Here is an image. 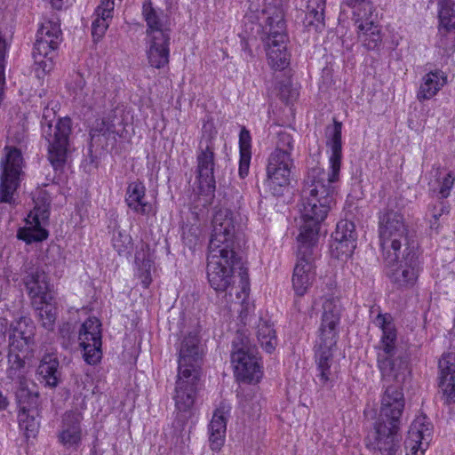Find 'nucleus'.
Wrapping results in <instances>:
<instances>
[{
    "label": "nucleus",
    "instance_id": "1",
    "mask_svg": "<svg viewBox=\"0 0 455 455\" xmlns=\"http://www.w3.org/2000/svg\"><path fill=\"white\" fill-rule=\"evenodd\" d=\"M377 312L372 323L382 331L378 364L386 384L394 380V385H387L381 396L380 408L377 419L401 423L405 401L401 387L409 373L406 362L394 358L395 354L396 331L391 315L382 314L372 307L371 314Z\"/></svg>",
    "mask_w": 455,
    "mask_h": 455
},
{
    "label": "nucleus",
    "instance_id": "2",
    "mask_svg": "<svg viewBox=\"0 0 455 455\" xmlns=\"http://www.w3.org/2000/svg\"><path fill=\"white\" fill-rule=\"evenodd\" d=\"M328 145L331 148L330 171L315 166L310 169L305 179L301 210V217L306 224L304 228L321 225L334 203L332 183L339 180L342 157L341 123L334 122Z\"/></svg>",
    "mask_w": 455,
    "mask_h": 455
},
{
    "label": "nucleus",
    "instance_id": "3",
    "mask_svg": "<svg viewBox=\"0 0 455 455\" xmlns=\"http://www.w3.org/2000/svg\"><path fill=\"white\" fill-rule=\"evenodd\" d=\"M240 237L235 229H212L207 257V277L218 291H226L233 283V272L241 264L235 248Z\"/></svg>",
    "mask_w": 455,
    "mask_h": 455
},
{
    "label": "nucleus",
    "instance_id": "4",
    "mask_svg": "<svg viewBox=\"0 0 455 455\" xmlns=\"http://www.w3.org/2000/svg\"><path fill=\"white\" fill-rule=\"evenodd\" d=\"M342 307L337 298L325 299L323 303L321 323L315 345V358L322 385L332 382L335 371H332L333 349L339 339Z\"/></svg>",
    "mask_w": 455,
    "mask_h": 455
},
{
    "label": "nucleus",
    "instance_id": "5",
    "mask_svg": "<svg viewBox=\"0 0 455 455\" xmlns=\"http://www.w3.org/2000/svg\"><path fill=\"white\" fill-rule=\"evenodd\" d=\"M408 229H380L379 241L391 282L398 287L412 286L419 272V260L415 252L408 251L403 260L398 262L403 245H408Z\"/></svg>",
    "mask_w": 455,
    "mask_h": 455
},
{
    "label": "nucleus",
    "instance_id": "6",
    "mask_svg": "<svg viewBox=\"0 0 455 455\" xmlns=\"http://www.w3.org/2000/svg\"><path fill=\"white\" fill-rule=\"evenodd\" d=\"M259 20L267 35L265 44L268 64L274 69H284L289 64V55L286 52L288 36L283 9L279 5L267 4L261 11Z\"/></svg>",
    "mask_w": 455,
    "mask_h": 455
},
{
    "label": "nucleus",
    "instance_id": "7",
    "mask_svg": "<svg viewBox=\"0 0 455 455\" xmlns=\"http://www.w3.org/2000/svg\"><path fill=\"white\" fill-rule=\"evenodd\" d=\"M319 238L318 229H300L297 236L298 259L292 275V287L297 296H304L315 277V247Z\"/></svg>",
    "mask_w": 455,
    "mask_h": 455
},
{
    "label": "nucleus",
    "instance_id": "8",
    "mask_svg": "<svg viewBox=\"0 0 455 455\" xmlns=\"http://www.w3.org/2000/svg\"><path fill=\"white\" fill-rule=\"evenodd\" d=\"M55 112L45 108L41 121L42 135L48 142V159L55 170L61 169L66 163L71 133V120L58 119L53 124Z\"/></svg>",
    "mask_w": 455,
    "mask_h": 455
},
{
    "label": "nucleus",
    "instance_id": "9",
    "mask_svg": "<svg viewBox=\"0 0 455 455\" xmlns=\"http://www.w3.org/2000/svg\"><path fill=\"white\" fill-rule=\"evenodd\" d=\"M255 346L249 338L237 332L233 341L231 363L236 379L244 382H258L262 377L261 363Z\"/></svg>",
    "mask_w": 455,
    "mask_h": 455
},
{
    "label": "nucleus",
    "instance_id": "10",
    "mask_svg": "<svg viewBox=\"0 0 455 455\" xmlns=\"http://www.w3.org/2000/svg\"><path fill=\"white\" fill-rule=\"evenodd\" d=\"M62 41V32L58 20H45L40 25L33 49L35 62L48 73L53 68V59Z\"/></svg>",
    "mask_w": 455,
    "mask_h": 455
},
{
    "label": "nucleus",
    "instance_id": "11",
    "mask_svg": "<svg viewBox=\"0 0 455 455\" xmlns=\"http://www.w3.org/2000/svg\"><path fill=\"white\" fill-rule=\"evenodd\" d=\"M24 283L29 295L35 299L38 317L42 326L46 330H52L55 324L57 307L52 303V296L49 292V284L43 270L38 268L28 273L24 278Z\"/></svg>",
    "mask_w": 455,
    "mask_h": 455
},
{
    "label": "nucleus",
    "instance_id": "12",
    "mask_svg": "<svg viewBox=\"0 0 455 455\" xmlns=\"http://www.w3.org/2000/svg\"><path fill=\"white\" fill-rule=\"evenodd\" d=\"M198 379L197 373L185 374V376L178 374L177 376L173 400L176 411L175 420L180 428H183L189 420L193 421L196 416V399Z\"/></svg>",
    "mask_w": 455,
    "mask_h": 455
},
{
    "label": "nucleus",
    "instance_id": "13",
    "mask_svg": "<svg viewBox=\"0 0 455 455\" xmlns=\"http://www.w3.org/2000/svg\"><path fill=\"white\" fill-rule=\"evenodd\" d=\"M5 150V156L1 161L0 203L12 204L20 186L23 159L17 148L6 147Z\"/></svg>",
    "mask_w": 455,
    "mask_h": 455
},
{
    "label": "nucleus",
    "instance_id": "14",
    "mask_svg": "<svg viewBox=\"0 0 455 455\" xmlns=\"http://www.w3.org/2000/svg\"><path fill=\"white\" fill-rule=\"evenodd\" d=\"M399 422L377 419L367 437V446L382 455H395L401 441Z\"/></svg>",
    "mask_w": 455,
    "mask_h": 455
},
{
    "label": "nucleus",
    "instance_id": "15",
    "mask_svg": "<svg viewBox=\"0 0 455 455\" xmlns=\"http://www.w3.org/2000/svg\"><path fill=\"white\" fill-rule=\"evenodd\" d=\"M101 323L96 317L88 318L79 330L78 341L83 349L84 361L91 365L98 363L102 357Z\"/></svg>",
    "mask_w": 455,
    "mask_h": 455
},
{
    "label": "nucleus",
    "instance_id": "16",
    "mask_svg": "<svg viewBox=\"0 0 455 455\" xmlns=\"http://www.w3.org/2000/svg\"><path fill=\"white\" fill-rule=\"evenodd\" d=\"M196 172L200 189L206 193H212L215 190V154L214 146L211 139H207L205 144L200 142L196 154Z\"/></svg>",
    "mask_w": 455,
    "mask_h": 455
},
{
    "label": "nucleus",
    "instance_id": "17",
    "mask_svg": "<svg viewBox=\"0 0 455 455\" xmlns=\"http://www.w3.org/2000/svg\"><path fill=\"white\" fill-rule=\"evenodd\" d=\"M178 374L199 375V363L202 359V348L196 333H188L180 342L178 347Z\"/></svg>",
    "mask_w": 455,
    "mask_h": 455
},
{
    "label": "nucleus",
    "instance_id": "18",
    "mask_svg": "<svg viewBox=\"0 0 455 455\" xmlns=\"http://www.w3.org/2000/svg\"><path fill=\"white\" fill-rule=\"evenodd\" d=\"M293 167L291 156L285 153H271L267 165L266 185L274 193L278 192V188L289 184L291 171Z\"/></svg>",
    "mask_w": 455,
    "mask_h": 455
},
{
    "label": "nucleus",
    "instance_id": "19",
    "mask_svg": "<svg viewBox=\"0 0 455 455\" xmlns=\"http://www.w3.org/2000/svg\"><path fill=\"white\" fill-rule=\"evenodd\" d=\"M433 426L425 415L418 416L411 424L405 440L406 455H424L429 446Z\"/></svg>",
    "mask_w": 455,
    "mask_h": 455
},
{
    "label": "nucleus",
    "instance_id": "20",
    "mask_svg": "<svg viewBox=\"0 0 455 455\" xmlns=\"http://www.w3.org/2000/svg\"><path fill=\"white\" fill-rule=\"evenodd\" d=\"M84 417L78 411H69L63 414L58 432V440L67 450L77 451L82 444Z\"/></svg>",
    "mask_w": 455,
    "mask_h": 455
},
{
    "label": "nucleus",
    "instance_id": "21",
    "mask_svg": "<svg viewBox=\"0 0 455 455\" xmlns=\"http://www.w3.org/2000/svg\"><path fill=\"white\" fill-rule=\"evenodd\" d=\"M142 17L147 26L148 39L171 37L172 29L167 16L163 11L154 8L151 0L143 1Z\"/></svg>",
    "mask_w": 455,
    "mask_h": 455
},
{
    "label": "nucleus",
    "instance_id": "22",
    "mask_svg": "<svg viewBox=\"0 0 455 455\" xmlns=\"http://www.w3.org/2000/svg\"><path fill=\"white\" fill-rule=\"evenodd\" d=\"M35 326L26 317H21L11 324L9 334L10 349L18 352H32L34 347Z\"/></svg>",
    "mask_w": 455,
    "mask_h": 455
},
{
    "label": "nucleus",
    "instance_id": "23",
    "mask_svg": "<svg viewBox=\"0 0 455 455\" xmlns=\"http://www.w3.org/2000/svg\"><path fill=\"white\" fill-rule=\"evenodd\" d=\"M229 404L221 403L213 412L208 426L210 447L214 451H220L225 443L227 422L230 414Z\"/></svg>",
    "mask_w": 455,
    "mask_h": 455
},
{
    "label": "nucleus",
    "instance_id": "24",
    "mask_svg": "<svg viewBox=\"0 0 455 455\" xmlns=\"http://www.w3.org/2000/svg\"><path fill=\"white\" fill-rule=\"evenodd\" d=\"M440 388L444 403H455V353H445L439 360Z\"/></svg>",
    "mask_w": 455,
    "mask_h": 455
},
{
    "label": "nucleus",
    "instance_id": "25",
    "mask_svg": "<svg viewBox=\"0 0 455 455\" xmlns=\"http://www.w3.org/2000/svg\"><path fill=\"white\" fill-rule=\"evenodd\" d=\"M331 253L336 259L350 256L356 244L355 229H335L331 233Z\"/></svg>",
    "mask_w": 455,
    "mask_h": 455
},
{
    "label": "nucleus",
    "instance_id": "26",
    "mask_svg": "<svg viewBox=\"0 0 455 455\" xmlns=\"http://www.w3.org/2000/svg\"><path fill=\"white\" fill-rule=\"evenodd\" d=\"M125 202L128 207L137 213L148 214L153 206L147 200L146 188L141 181L136 180L130 183L126 189Z\"/></svg>",
    "mask_w": 455,
    "mask_h": 455
},
{
    "label": "nucleus",
    "instance_id": "27",
    "mask_svg": "<svg viewBox=\"0 0 455 455\" xmlns=\"http://www.w3.org/2000/svg\"><path fill=\"white\" fill-rule=\"evenodd\" d=\"M171 37L148 39L147 51L148 63L156 68H163L169 63Z\"/></svg>",
    "mask_w": 455,
    "mask_h": 455
},
{
    "label": "nucleus",
    "instance_id": "28",
    "mask_svg": "<svg viewBox=\"0 0 455 455\" xmlns=\"http://www.w3.org/2000/svg\"><path fill=\"white\" fill-rule=\"evenodd\" d=\"M35 207L25 219L31 228H44L49 224L51 199L48 193L40 190L35 199Z\"/></svg>",
    "mask_w": 455,
    "mask_h": 455
},
{
    "label": "nucleus",
    "instance_id": "29",
    "mask_svg": "<svg viewBox=\"0 0 455 455\" xmlns=\"http://www.w3.org/2000/svg\"><path fill=\"white\" fill-rule=\"evenodd\" d=\"M114 0H100V4L95 10L96 18L92 21V35L94 40H100L109 26V20L113 17Z\"/></svg>",
    "mask_w": 455,
    "mask_h": 455
},
{
    "label": "nucleus",
    "instance_id": "30",
    "mask_svg": "<svg viewBox=\"0 0 455 455\" xmlns=\"http://www.w3.org/2000/svg\"><path fill=\"white\" fill-rule=\"evenodd\" d=\"M325 6L326 0H307L303 23L308 30L317 32L324 28Z\"/></svg>",
    "mask_w": 455,
    "mask_h": 455
},
{
    "label": "nucleus",
    "instance_id": "31",
    "mask_svg": "<svg viewBox=\"0 0 455 455\" xmlns=\"http://www.w3.org/2000/svg\"><path fill=\"white\" fill-rule=\"evenodd\" d=\"M446 84V76L442 71L435 70L427 73L422 78V83L417 93L419 101L430 100Z\"/></svg>",
    "mask_w": 455,
    "mask_h": 455
},
{
    "label": "nucleus",
    "instance_id": "32",
    "mask_svg": "<svg viewBox=\"0 0 455 455\" xmlns=\"http://www.w3.org/2000/svg\"><path fill=\"white\" fill-rule=\"evenodd\" d=\"M145 247L147 251L144 250V245H142L141 250L135 254L136 275L140 279L143 287L148 288L152 282L151 273L155 267L153 254L148 245H145Z\"/></svg>",
    "mask_w": 455,
    "mask_h": 455
},
{
    "label": "nucleus",
    "instance_id": "33",
    "mask_svg": "<svg viewBox=\"0 0 455 455\" xmlns=\"http://www.w3.org/2000/svg\"><path fill=\"white\" fill-rule=\"evenodd\" d=\"M37 373L50 387H55L60 383L59 361L56 355L47 354L41 359Z\"/></svg>",
    "mask_w": 455,
    "mask_h": 455
},
{
    "label": "nucleus",
    "instance_id": "34",
    "mask_svg": "<svg viewBox=\"0 0 455 455\" xmlns=\"http://www.w3.org/2000/svg\"><path fill=\"white\" fill-rule=\"evenodd\" d=\"M18 387L16 390V398L20 409L21 407L33 408L38 407L39 394L36 384L26 378L17 379Z\"/></svg>",
    "mask_w": 455,
    "mask_h": 455
},
{
    "label": "nucleus",
    "instance_id": "35",
    "mask_svg": "<svg viewBox=\"0 0 455 455\" xmlns=\"http://www.w3.org/2000/svg\"><path fill=\"white\" fill-rule=\"evenodd\" d=\"M358 39L368 50L378 48L382 42L379 27L372 20L360 22L358 27Z\"/></svg>",
    "mask_w": 455,
    "mask_h": 455
},
{
    "label": "nucleus",
    "instance_id": "36",
    "mask_svg": "<svg viewBox=\"0 0 455 455\" xmlns=\"http://www.w3.org/2000/svg\"><path fill=\"white\" fill-rule=\"evenodd\" d=\"M38 407L25 408L19 410L18 420L20 431L27 438L35 437L39 430Z\"/></svg>",
    "mask_w": 455,
    "mask_h": 455
},
{
    "label": "nucleus",
    "instance_id": "37",
    "mask_svg": "<svg viewBox=\"0 0 455 455\" xmlns=\"http://www.w3.org/2000/svg\"><path fill=\"white\" fill-rule=\"evenodd\" d=\"M212 228H241L248 224V218L228 209H220L212 217Z\"/></svg>",
    "mask_w": 455,
    "mask_h": 455
},
{
    "label": "nucleus",
    "instance_id": "38",
    "mask_svg": "<svg viewBox=\"0 0 455 455\" xmlns=\"http://www.w3.org/2000/svg\"><path fill=\"white\" fill-rule=\"evenodd\" d=\"M256 335L262 348L272 353L277 345V338L273 323L266 319H260L256 327Z\"/></svg>",
    "mask_w": 455,
    "mask_h": 455
},
{
    "label": "nucleus",
    "instance_id": "39",
    "mask_svg": "<svg viewBox=\"0 0 455 455\" xmlns=\"http://www.w3.org/2000/svg\"><path fill=\"white\" fill-rule=\"evenodd\" d=\"M32 352H18L12 351L10 349L9 354V363L10 367L7 370L8 378L12 380H17L24 376V366H25V358H28L31 355Z\"/></svg>",
    "mask_w": 455,
    "mask_h": 455
},
{
    "label": "nucleus",
    "instance_id": "40",
    "mask_svg": "<svg viewBox=\"0 0 455 455\" xmlns=\"http://www.w3.org/2000/svg\"><path fill=\"white\" fill-rule=\"evenodd\" d=\"M112 243L119 255L129 254L133 244L129 229H115L112 235Z\"/></svg>",
    "mask_w": 455,
    "mask_h": 455
},
{
    "label": "nucleus",
    "instance_id": "41",
    "mask_svg": "<svg viewBox=\"0 0 455 455\" xmlns=\"http://www.w3.org/2000/svg\"><path fill=\"white\" fill-rule=\"evenodd\" d=\"M344 4L352 8L357 6V9L354 11V16L355 17V24L357 27L362 21H371L370 18L373 9L371 3L365 0H345Z\"/></svg>",
    "mask_w": 455,
    "mask_h": 455
},
{
    "label": "nucleus",
    "instance_id": "42",
    "mask_svg": "<svg viewBox=\"0 0 455 455\" xmlns=\"http://www.w3.org/2000/svg\"><path fill=\"white\" fill-rule=\"evenodd\" d=\"M440 24L448 31H455V0H445L439 10Z\"/></svg>",
    "mask_w": 455,
    "mask_h": 455
},
{
    "label": "nucleus",
    "instance_id": "43",
    "mask_svg": "<svg viewBox=\"0 0 455 455\" xmlns=\"http://www.w3.org/2000/svg\"><path fill=\"white\" fill-rule=\"evenodd\" d=\"M114 132L115 124H113L112 120H110L108 117H104L95 121L91 129L90 136L92 141L98 142L100 136L108 138Z\"/></svg>",
    "mask_w": 455,
    "mask_h": 455
},
{
    "label": "nucleus",
    "instance_id": "44",
    "mask_svg": "<svg viewBox=\"0 0 455 455\" xmlns=\"http://www.w3.org/2000/svg\"><path fill=\"white\" fill-rule=\"evenodd\" d=\"M379 228H398L404 225L403 215L394 210H384L379 214Z\"/></svg>",
    "mask_w": 455,
    "mask_h": 455
},
{
    "label": "nucleus",
    "instance_id": "45",
    "mask_svg": "<svg viewBox=\"0 0 455 455\" xmlns=\"http://www.w3.org/2000/svg\"><path fill=\"white\" fill-rule=\"evenodd\" d=\"M47 229H19L17 237L28 244L42 242L48 237Z\"/></svg>",
    "mask_w": 455,
    "mask_h": 455
},
{
    "label": "nucleus",
    "instance_id": "46",
    "mask_svg": "<svg viewBox=\"0 0 455 455\" xmlns=\"http://www.w3.org/2000/svg\"><path fill=\"white\" fill-rule=\"evenodd\" d=\"M293 149V140L290 133L279 132L276 137L275 148L272 153H285L291 156Z\"/></svg>",
    "mask_w": 455,
    "mask_h": 455
},
{
    "label": "nucleus",
    "instance_id": "47",
    "mask_svg": "<svg viewBox=\"0 0 455 455\" xmlns=\"http://www.w3.org/2000/svg\"><path fill=\"white\" fill-rule=\"evenodd\" d=\"M240 276H241V291L237 292L236 297L244 302L249 295L250 284L247 269L243 267H240Z\"/></svg>",
    "mask_w": 455,
    "mask_h": 455
},
{
    "label": "nucleus",
    "instance_id": "48",
    "mask_svg": "<svg viewBox=\"0 0 455 455\" xmlns=\"http://www.w3.org/2000/svg\"><path fill=\"white\" fill-rule=\"evenodd\" d=\"M454 180L455 177L451 172H448L443 179L438 192L442 198L448 197V196L450 195V191L453 187Z\"/></svg>",
    "mask_w": 455,
    "mask_h": 455
},
{
    "label": "nucleus",
    "instance_id": "49",
    "mask_svg": "<svg viewBox=\"0 0 455 455\" xmlns=\"http://www.w3.org/2000/svg\"><path fill=\"white\" fill-rule=\"evenodd\" d=\"M444 214V207L442 204L439 205V209L435 206L429 212L427 213V217L429 219V222L431 227L433 226H440L443 224V221H439V219L443 217Z\"/></svg>",
    "mask_w": 455,
    "mask_h": 455
},
{
    "label": "nucleus",
    "instance_id": "50",
    "mask_svg": "<svg viewBox=\"0 0 455 455\" xmlns=\"http://www.w3.org/2000/svg\"><path fill=\"white\" fill-rule=\"evenodd\" d=\"M251 160V152H240L239 175L241 178L247 176Z\"/></svg>",
    "mask_w": 455,
    "mask_h": 455
},
{
    "label": "nucleus",
    "instance_id": "51",
    "mask_svg": "<svg viewBox=\"0 0 455 455\" xmlns=\"http://www.w3.org/2000/svg\"><path fill=\"white\" fill-rule=\"evenodd\" d=\"M239 146L240 152H251V135L249 131L244 127L241 130L239 134Z\"/></svg>",
    "mask_w": 455,
    "mask_h": 455
},
{
    "label": "nucleus",
    "instance_id": "52",
    "mask_svg": "<svg viewBox=\"0 0 455 455\" xmlns=\"http://www.w3.org/2000/svg\"><path fill=\"white\" fill-rule=\"evenodd\" d=\"M8 328V321L5 318H0V346L5 342V334Z\"/></svg>",
    "mask_w": 455,
    "mask_h": 455
},
{
    "label": "nucleus",
    "instance_id": "53",
    "mask_svg": "<svg viewBox=\"0 0 455 455\" xmlns=\"http://www.w3.org/2000/svg\"><path fill=\"white\" fill-rule=\"evenodd\" d=\"M348 224L351 226V228H355V224L352 221H347L346 220L345 223H343V221H339L337 223L336 225V228H348Z\"/></svg>",
    "mask_w": 455,
    "mask_h": 455
},
{
    "label": "nucleus",
    "instance_id": "54",
    "mask_svg": "<svg viewBox=\"0 0 455 455\" xmlns=\"http://www.w3.org/2000/svg\"><path fill=\"white\" fill-rule=\"evenodd\" d=\"M8 402L5 396L0 392V410H4L7 407Z\"/></svg>",
    "mask_w": 455,
    "mask_h": 455
},
{
    "label": "nucleus",
    "instance_id": "55",
    "mask_svg": "<svg viewBox=\"0 0 455 455\" xmlns=\"http://www.w3.org/2000/svg\"><path fill=\"white\" fill-rule=\"evenodd\" d=\"M62 0H52V4L55 5L57 8H60V5L59 4H60Z\"/></svg>",
    "mask_w": 455,
    "mask_h": 455
}]
</instances>
